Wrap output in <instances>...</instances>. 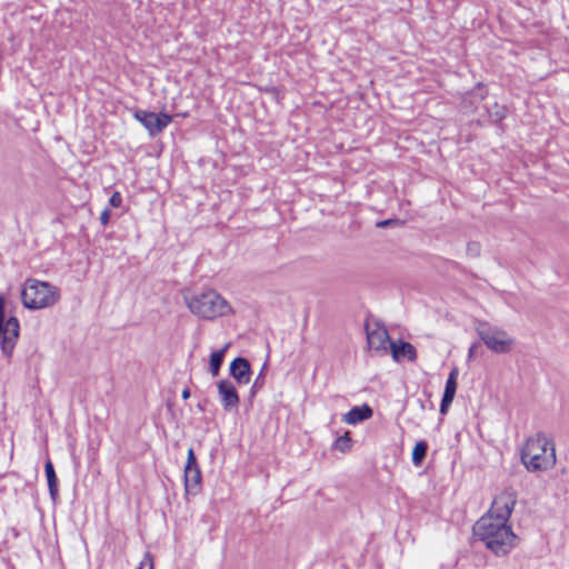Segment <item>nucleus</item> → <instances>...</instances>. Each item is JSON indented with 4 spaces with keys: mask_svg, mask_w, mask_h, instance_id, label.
<instances>
[{
    "mask_svg": "<svg viewBox=\"0 0 569 569\" xmlns=\"http://www.w3.org/2000/svg\"><path fill=\"white\" fill-rule=\"evenodd\" d=\"M517 503V492L507 488L492 501L489 511L472 528L473 536L496 556L501 557L515 547L517 536L508 520Z\"/></svg>",
    "mask_w": 569,
    "mask_h": 569,
    "instance_id": "obj_1",
    "label": "nucleus"
},
{
    "mask_svg": "<svg viewBox=\"0 0 569 569\" xmlns=\"http://www.w3.org/2000/svg\"><path fill=\"white\" fill-rule=\"evenodd\" d=\"M521 461L529 471L547 470L556 463V450L552 440L539 431L529 438L521 449Z\"/></svg>",
    "mask_w": 569,
    "mask_h": 569,
    "instance_id": "obj_2",
    "label": "nucleus"
},
{
    "mask_svg": "<svg viewBox=\"0 0 569 569\" xmlns=\"http://www.w3.org/2000/svg\"><path fill=\"white\" fill-rule=\"evenodd\" d=\"M189 310L201 319L211 320L232 312L229 302L214 290L184 298Z\"/></svg>",
    "mask_w": 569,
    "mask_h": 569,
    "instance_id": "obj_3",
    "label": "nucleus"
},
{
    "mask_svg": "<svg viewBox=\"0 0 569 569\" xmlns=\"http://www.w3.org/2000/svg\"><path fill=\"white\" fill-rule=\"evenodd\" d=\"M60 299L59 289L46 281L27 279L21 291L24 308L38 310L53 306Z\"/></svg>",
    "mask_w": 569,
    "mask_h": 569,
    "instance_id": "obj_4",
    "label": "nucleus"
},
{
    "mask_svg": "<svg viewBox=\"0 0 569 569\" xmlns=\"http://www.w3.org/2000/svg\"><path fill=\"white\" fill-rule=\"evenodd\" d=\"M20 323L17 317L6 318L4 298L0 296V349L10 360L19 339Z\"/></svg>",
    "mask_w": 569,
    "mask_h": 569,
    "instance_id": "obj_5",
    "label": "nucleus"
},
{
    "mask_svg": "<svg viewBox=\"0 0 569 569\" xmlns=\"http://www.w3.org/2000/svg\"><path fill=\"white\" fill-rule=\"evenodd\" d=\"M133 118L146 128L152 138L161 133L172 121V117L166 112L156 113L142 109L134 110Z\"/></svg>",
    "mask_w": 569,
    "mask_h": 569,
    "instance_id": "obj_6",
    "label": "nucleus"
},
{
    "mask_svg": "<svg viewBox=\"0 0 569 569\" xmlns=\"http://www.w3.org/2000/svg\"><path fill=\"white\" fill-rule=\"evenodd\" d=\"M478 335L483 343L496 353H506L510 350L512 339L508 333L496 328H481Z\"/></svg>",
    "mask_w": 569,
    "mask_h": 569,
    "instance_id": "obj_7",
    "label": "nucleus"
},
{
    "mask_svg": "<svg viewBox=\"0 0 569 569\" xmlns=\"http://www.w3.org/2000/svg\"><path fill=\"white\" fill-rule=\"evenodd\" d=\"M183 478L186 492L197 495L201 488L202 473L192 448H189L187 453Z\"/></svg>",
    "mask_w": 569,
    "mask_h": 569,
    "instance_id": "obj_8",
    "label": "nucleus"
},
{
    "mask_svg": "<svg viewBox=\"0 0 569 569\" xmlns=\"http://www.w3.org/2000/svg\"><path fill=\"white\" fill-rule=\"evenodd\" d=\"M217 388L223 410L228 412L237 410L240 399L234 385L230 380L222 379L217 383Z\"/></svg>",
    "mask_w": 569,
    "mask_h": 569,
    "instance_id": "obj_9",
    "label": "nucleus"
},
{
    "mask_svg": "<svg viewBox=\"0 0 569 569\" xmlns=\"http://www.w3.org/2000/svg\"><path fill=\"white\" fill-rule=\"evenodd\" d=\"M365 329L369 348L375 349L376 351H383L386 353V343L390 341V337L387 329L380 325H377L375 329H370L368 322H366Z\"/></svg>",
    "mask_w": 569,
    "mask_h": 569,
    "instance_id": "obj_10",
    "label": "nucleus"
},
{
    "mask_svg": "<svg viewBox=\"0 0 569 569\" xmlns=\"http://www.w3.org/2000/svg\"><path fill=\"white\" fill-rule=\"evenodd\" d=\"M230 376L239 383L247 385L251 379V366L248 359L243 357L234 358L230 363Z\"/></svg>",
    "mask_w": 569,
    "mask_h": 569,
    "instance_id": "obj_11",
    "label": "nucleus"
},
{
    "mask_svg": "<svg viewBox=\"0 0 569 569\" xmlns=\"http://www.w3.org/2000/svg\"><path fill=\"white\" fill-rule=\"evenodd\" d=\"M458 375H459V371L457 368H452L451 371L449 372L448 379L446 381L442 399L440 402V413L441 415H446L448 412L449 407L455 399L457 387H458Z\"/></svg>",
    "mask_w": 569,
    "mask_h": 569,
    "instance_id": "obj_12",
    "label": "nucleus"
},
{
    "mask_svg": "<svg viewBox=\"0 0 569 569\" xmlns=\"http://www.w3.org/2000/svg\"><path fill=\"white\" fill-rule=\"evenodd\" d=\"M373 415L372 408L363 403L361 406L352 407L347 413L343 415L342 420L348 425H357L359 422L370 419Z\"/></svg>",
    "mask_w": 569,
    "mask_h": 569,
    "instance_id": "obj_13",
    "label": "nucleus"
},
{
    "mask_svg": "<svg viewBox=\"0 0 569 569\" xmlns=\"http://www.w3.org/2000/svg\"><path fill=\"white\" fill-rule=\"evenodd\" d=\"M390 350L392 358L397 361L403 357L408 358L410 361H415L417 359L416 348L409 342L399 341V343H397L391 341Z\"/></svg>",
    "mask_w": 569,
    "mask_h": 569,
    "instance_id": "obj_14",
    "label": "nucleus"
},
{
    "mask_svg": "<svg viewBox=\"0 0 569 569\" xmlns=\"http://www.w3.org/2000/svg\"><path fill=\"white\" fill-rule=\"evenodd\" d=\"M44 472L47 477L50 498L53 502H56L59 498L58 478L54 471L53 463L49 459L44 463Z\"/></svg>",
    "mask_w": 569,
    "mask_h": 569,
    "instance_id": "obj_15",
    "label": "nucleus"
},
{
    "mask_svg": "<svg viewBox=\"0 0 569 569\" xmlns=\"http://www.w3.org/2000/svg\"><path fill=\"white\" fill-rule=\"evenodd\" d=\"M230 343H226L221 349L211 352L209 361V371L213 377H217L220 372L223 363L224 355L229 349Z\"/></svg>",
    "mask_w": 569,
    "mask_h": 569,
    "instance_id": "obj_16",
    "label": "nucleus"
},
{
    "mask_svg": "<svg viewBox=\"0 0 569 569\" xmlns=\"http://www.w3.org/2000/svg\"><path fill=\"white\" fill-rule=\"evenodd\" d=\"M428 443L426 440L418 441L412 450L411 460L412 463L416 467H419L422 465L423 460L426 459L427 452H428Z\"/></svg>",
    "mask_w": 569,
    "mask_h": 569,
    "instance_id": "obj_17",
    "label": "nucleus"
},
{
    "mask_svg": "<svg viewBox=\"0 0 569 569\" xmlns=\"http://www.w3.org/2000/svg\"><path fill=\"white\" fill-rule=\"evenodd\" d=\"M488 116L492 123L500 124L507 117V108L495 102L491 107L487 108Z\"/></svg>",
    "mask_w": 569,
    "mask_h": 569,
    "instance_id": "obj_18",
    "label": "nucleus"
},
{
    "mask_svg": "<svg viewBox=\"0 0 569 569\" xmlns=\"http://www.w3.org/2000/svg\"><path fill=\"white\" fill-rule=\"evenodd\" d=\"M352 440L350 431H346L342 436L338 437L333 442V448L340 452H348L351 449Z\"/></svg>",
    "mask_w": 569,
    "mask_h": 569,
    "instance_id": "obj_19",
    "label": "nucleus"
},
{
    "mask_svg": "<svg viewBox=\"0 0 569 569\" xmlns=\"http://www.w3.org/2000/svg\"><path fill=\"white\" fill-rule=\"evenodd\" d=\"M138 569H154L153 556L149 551L143 555Z\"/></svg>",
    "mask_w": 569,
    "mask_h": 569,
    "instance_id": "obj_20",
    "label": "nucleus"
},
{
    "mask_svg": "<svg viewBox=\"0 0 569 569\" xmlns=\"http://www.w3.org/2000/svg\"><path fill=\"white\" fill-rule=\"evenodd\" d=\"M472 93L475 96H477L480 100H483L487 97L488 91H487L486 87L481 82H479L473 88Z\"/></svg>",
    "mask_w": 569,
    "mask_h": 569,
    "instance_id": "obj_21",
    "label": "nucleus"
},
{
    "mask_svg": "<svg viewBox=\"0 0 569 569\" xmlns=\"http://www.w3.org/2000/svg\"><path fill=\"white\" fill-rule=\"evenodd\" d=\"M109 203L113 208H119L122 204L121 193L119 191H114L109 199Z\"/></svg>",
    "mask_w": 569,
    "mask_h": 569,
    "instance_id": "obj_22",
    "label": "nucleus"
},
{
    "mask_svg": "<svg viewBox=\"0 0 569 569\" xmlns=\"http://www.w3.org/2000/svg\"><path fill=\"white\" fill-rule=\"evenodd\" d=\"M263 383H264V375H263V370H261V372L258 375V377L256 378V380L251 387V392L254 393L257 390L262 388Z\"/></svg>",
    "mask_w": 569,
    "mask_h": 569,
    "instance_id": "obj_23",
    "label": "nucleus"
},
{
    "mask_svg": "<svg viewBox=\"0 0 569 569\" xmlns=\"http://www.w3.org/2000/svg\"><path fill=\"white\" fill-rule=\"evenodd\" d=\"M467 250L472 256H478L480 251V246L477 242L468 243Z\"/></svg>",
    "mask_w": 569,
    "mask_h": 569,
    "instance_id": "obj_24",
    "label": "nucleus"
},
{
    "mask_svg": "<svg viewBox=\"0 0 569 569\" xmlns=\"http://www.w3.org/2000/svg\"><path fill=\"white\" fill-rule=\"evenodd\" d=\"M110 220V210L106 208L100 214V222L102 226H107Z\"/></svg>",
    "mask_w": 569,
    "mask_h": 569,
    "instance_id": "obj_25",
    "label": "nucleus"
},
{
    "mask_svg": "<svg viewBox=\"0 0 569 569\" xmlns=\"http://www.w3.org/2000/svg\"><path fill=\"white\" fill-rule=\"evenodd\" d=\"M392 222H393V220L388 219V220H383V221L378 222L377 226L380 227V228H386V227L390 226Z\"/></svg>",
    "mask_w": 569,
    "mask_h": 569,
    "instance_id": "obj_26",
    "label": "nucleus"
},
{
    "mask_svg": "<svg viewBox=\"0 0 569 569\" xmlns=\"http://www.w3.org/2000/svg\"><path fill=\"white\" fill-rule=\"evenodd\" d=\"M477 348H478V345H476V343H475V345H472V346L469 348L468 358H472V357H475Z\"/></svg>",
    "mask_w": 569,
    "mask_h": 569,
    "instance_id": "obj_27",
    "label": "nucleus"
},
{
    "mask_svg": "<svg viewBox=\"0 0 569 569\" xmlns=\"http://www.w3.org/2000/svg\"><path fill=\"white\" fill-rule=\"evenodd\" d=\"M190 395H191V392H190V389H189V388H184V389L182 390V395H181V396H182V398H183L184 400L189 399V398H190Z\"/></svg>",
    "mask_w": 569,
    "mask_h": 569,
    "instance_id": "obj_28",
    "label": "nucleus"
}]
</instances>
